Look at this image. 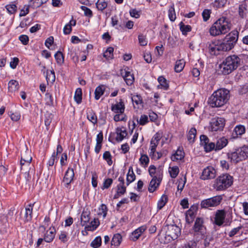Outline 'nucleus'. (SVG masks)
Wrapping results in <instances>:
<instances>
[{"label": "nucleus", "instance_id": "nucleus-27", "mask_svg": "<svg viewBox=\"0 0 248 248\" xmlns=\"http://www.w3.org/2000/svg\"><path fill=\"white\" fill-rule=\"evenodd\" d=\"M100 222L98 218H94L93 220L92 221L90 224L85 226V230L86 231H93L99 225Z\"/></svg>", "mask_w": 248, "mask_h": 248}, {"label": "nucleus", "instance_id": "nucleus-4", "mask_svg": "<svg viewBox=\"0 0 248 248\" xmlns=\"http://www.w3.org/2000/svg\"><path fill=\"white\" fill-rule=\"evenodd\" d=\"M233 177L228 173L219 176L215 181L214 188L217 191L224 190L232 184Z\"/></svg>", "mask_w": 248, "mask_h": 248}, {"label": "nucleus", "instance_id": "nucleus-23", "mask_svg": "<svg viewBox=\"0 0 248 248\" xmlns=\"http://www.w3.org/2000/svg\"><path fill=\"white\" fill-rule=\"evenodd\" d=\"M119 184L117 186V190L121 194H124L126 192V186H124V179L123 176H120L118 179Z\"/></svg>", "mask_w": 248, "mask_h": 248}, {"label": "nucleus", "instance_id": "nucleus-37", "mask_svg": "<svg viewBox=\"0 0 248 248\" xmlns=\"http://www.w3.org/2000/svg\"><path fill=\"white\" fill-rule=\"evenodd\" d=\"M197 133L196 129L195 128H191L187 135V140L190 143H192L194 141V139L196 137Z\"/></svg>", "mask_w": 248, "mask_h": 248}, {"label": "nucleus", "instance_id": "nucleus-44", "mask_svg": "<svg viewBox=\"0 0 248 248\" xmlns=\"http://www.w3.org/2000/svg\"><path fill=\"white\" fill-rule=\"evenodd\" d=\"M180 248H198L197 243L195 241H189L182 245Z\"/></svg>", "mask_w": 248, "mask_h": 248}, {"label": "nucleus", "instance_id": "nucleus-2", "mask_svg": "<svg viewBox=\"0 0 248 248\" xmlns=\"http://www.w3.org/2000/svg\"><path fill=\"white\" fill-rule=\"evenodd\" d=\"M240 59L235 55L227 57L220 65L221 72L224 75L230 74L240 65Z\"/></svg>", "mask_w": 248, "mask_h": 248}, {"label": "nucleus", "instance_id": "nucleus-9", "mask_svg": "<svg viewBox=\"0 0 248 248\" xmlns=\"http://www.w3.org/2000/svg\"><path fill=\"white\" fill-rule=\"evenodd\" d=\"M166 235L172 240L176 239L181 234V229L176 225H170L168 227Z\"/></svg>", "mask_w": 248, "mask_h": 248}, {"label": "nucleus", "instance_id": "nucleus-34", "mask_svg": "<svg viewBox=\"0 0 248 248\" xmlns=\"http://www.w3.org/2000/svg\"><path fill=\"white\" fill-rule=\"evenodd\" d=\"M87 118L89 121L92 122L93 124H95L97 122V116L95 112L92 110L89 111L87 112Z\"/></svg>", "mask_w": 248, "mask_h": 248}, {"label": "nucleus", "instance_id": "nucleus-14", "mask_svg": "<svg viewBox=\"0 0 248 248\" xmlns=\"http://www.w3.org/2000/svg\"><path fill=\"white\" fill-rule=\"evenodd\" d=\"M208 47L209 51L211 55H217L219 54L220 51H222L219 41L212 42L209 44Z\"/></svg>", "mask_w": 248, "mask_h": 248}, {"label": "nucleus", "instance_id": "nucleus-13", "mask_svg": "<svg viewBox=\"0 0 248 248\" xmlns=\"http://www.w3.org/2000/svg\"><path fill=\"white\" fill-rule=\"evenodd\" d=\"M32 160V157L31 155V152L28 150L21 154L20 160L21 169H22L23 166H29Z\"/></svg>", "mask_w": 248, "mask_h": 248}, {"label": "nucleus", "instance_id": "nucleus-20", "mask_svg": "<svg viewBox=\"0 0 248 248\" xmlns=\"http://www.w3.org/2000/svg\"><path fill=\"white\" fill-rule=\"evenodd\" d=\"M117 136L116 140L117 141H121L127 135L125 128L124 127H117L116 129Z\"/></svg>", "mask_w": 248, "mask_h": 248}, {"label": "nucleus", "instance_id": "nucleus-53", "mask_svg": "<svg viewBox=\"0 0 248 248\" xmlns=\"http://www.w3.org/2000/svg\"><path fill=\"white\" fill-rule=\"evenodd\" d=\"M46 79L47 82L49 81L52 83L54 82L55 80V75L54 70H51L50 72H47L46 76Z\"/></svg>", "mask_w": 248, "mask_h": 248}, {"label": "nucleus", "instance_id": "nucleus-51", "mask_svg": "<svg viewBox=\"0 0 248 248\" xmlns=\"http://www.w3.org/2000/svg\"><path fill=\"white\" fill-rule=\"evenodd\" d=\"M103 158L107 162L108 165L110 166L112 164L111 155L109 151H106L103 154Z\"/></svg>", "mask_w": 248, "mask_h": 248}, {"label": "nucleus", "instance_id": "nucleus-45", "mask_svg": "<svg viewBox=\"0 0 248 248\" xmlns=\"http://www.w3.org/2000/svg\"><path fill=\"white\" fill-rule=\"evenodd\" d=\"M54 57L58 64L62 65L64 62V56L61 51H57Z\"/></svg>", "mask_w": 248, "mask_h": 248}, {"label": "nucleus", "instance_id": "nucleus-42", "mask_svg": "<svg viewBox=\"0 0 248 248\" xmlns=\"http://www.w3.org/2000/svg\"><path fill=\"white\" fill-rule=\"evenodd\" d=\"M169 171L170 177L172 178H175L177 176L179 172V169L178 167L175 166L172 167H170Z\"/></svg>", "mask_w": 248, "mask_h": 248}, {"label": "nucleus", "instance_id": "nucleus-32", "mask_svg": "<svg viewBox=\"0 0 248 248\" xmlns=\"http://www.w3.org/2000/svg\"><path fill=\"white\" fill-rule=\"evenodd\" d=\"M19 84L18 81L15 80H11L8 83V89L11 92H13L18 90Z\"/></svg>", "mask_w": 248, "mask_h": 248}, {"label": "nucleus", "instance_id": "nucleus-33", "mask_svg": "<svg viewBox=\"0 0 248 248\" xmlns=\"http://www.w3.org/2000/svg\"><path fill=\"white\" fill-rule=\"evenodd\" d=\"M122 236L119 233L115 234L112 237L111 241V244L112 246H118L121 243L122 241Z\"/></svg>", "mask_w": 248, "mask_h": 248}, {"label": "nucleus", "instance_id": "nucleus-39", "mask_svg": "<svg viewBox=\"0 0 248 248\" xmlns=\"http://www.w3.org/2000/svg\"><path fill=\"white\" fill-rule=\"evenodd\" d=\"M82 93L81 88H78L75 92L74 95V99L78 104H80L82 101Z\"/></svg>", "mask_w": 248, "mask_h": 248}, {"label": "nucleus", "instance_id": "nucleus-1", "mask_svg": "<svg viewBox=\"0 0 248 248\" xmlns=\"http://www.w3.org/2000/svg\"><path fill=\"white\" fill-rule=\"evenodd\" d=\"M229 98V91L220 89L214 92L208 99V104L212 108L220 107L225 104Z\"/></svg>", "mask_w": 248, "mask_h": 248}, {"label": "nucleus", "instance_id": "nucleus-58", "mask_svg": "<svg viewBox=\"0 0 248 248\" xmlns=\"http://www.w3.org/2000/svg\"><path fill=\"white\" fill-rule=\"evenodd\" d=\"M158 143L154 142L152 141H150V156H154V155L155 152L156 148L157 146L158 145Z\"/></svg>", "mask_w": 248, "mask_h": 248}, {"label": "nucleus", "instance_id": "nucleus-36", "mask_svg": "<svg viewBox=\"0 0 248 248\" xmlns=\"http://www.w3.org/2000/svg\"><path fill=\"white\" fill-rule=\"evenodd\" d=\"M90 215V213L89 212L85 211H83L81 214L80 219L82 226L85 225V224L89 221Z\"/></svg>", "mask_w": 248, "mask_h": 248}, {"label": "nucleus", "instance_id": "nucleus-28", "mask_svg": "<svg viewBox=\"0 0 248 248\" xmlns=\"http://www.w3.org/2000/svg\"><path fill=\"white\" fill-rule=\"evenodd\" d=\"M210 35L213 36L221 35V31L219 30L218 23L216 21L209 30Z\"/></svg>", "mask_w": 248, "mask_h": 248}, {"label": "nucleus", "instance_id": "nucleus-47", "mask_svg": "<svg viewBox=\"0 0 248 248\" xmlns=\"http://www.w3.org/2000/svg\"><path fill=\"white\" fill-rule=\"evenodd\" d=\"M101 237L100 236H97L92 241L91 243V246L94 248H98L101 246Z\"/></svg>", "mask_w": 248, "mask_h": 248}, {"label": "nucleus", "instance_id": "nucleus-48", "mask_svg": "<svg viewBox=\"0 0 248 248\" xmlns=\"http://www.w3.org/2000/svg\"><path fill=\"white\" fill-rule=\"evenodd\" d=\"M203 147L206 152H209L213 150L216 151L215 143L213 142H209V141L206 144V145L203 146Z\"/></svg>", "mask_w": 248, "mask_h": 248}, {"label": "nucleus", "instance_id": "nucleus-11", "mask_svg": "<svg viewBox=\"0 0 248 248\" xmlns=\"http://www.w3.org/2000/svg\"><path fill=\"white\" fill-rule=\"evenodd\" d=\"M216 170L213 168L208 167L202 171L201 178L202 180L213 179L216 176Z\"/></svg>", "mask_w": 248, "mask_h": 248}, {"label": "nucleus", "instance_id": "nucleus-15", "mask_svg": "<svg viewBox=\"0 0 248 248\" xmlns=\"http://www.w3.org/2000/svg\"><path fill=\"white\" fill-rule=\"evenodd\" d=\"M198 208L196 206H192L186 213V220L187 223L193 222L195 217Z\"/></svg>", "mask_w": 248, "mask_h": 248}, {"label": "nucleus", "instance_id": "nucleus-19", "mask_svg": "<svg viewBox=\"0 0 248 248\" xmlns=\"http://www.w3.org/2000/svg\"><path fill=\"white\" fill-rule=\"evenodd\" d=\"M160 181L159 178H157L156 176H154L149 184V191L152 193L155 191L159 185Z\"/></svg>", "mask_w": 248, "mask_h": 248}, {"label": "nucleus", "instance_id": "nucleus-29", "mask_svg": "<svg viewBox=\"0 0 248 248\" xmlns=\"http://www.w3.org/2000/svg\"><path fill=\"white\" fill-rule=\"evenodd\" d=\"M105 90V87L103 85H99L97 87L94 91L95 96L94 98L96 100H98L100 97L104 94Z\"/></svg>", "mask_w": 248, "mask_h": 248}, {"label": "nucleus", "instance_id": "nucleus-24", "mask_svg": "<svg viewBox=\"0 0 248 248\" xmlns=\"http://www.w3.org/2000/svg\"><path fill=\"white\" fill-rule=\"evenodd\" d=\"M228 140L225 137H222L217 140L216 146V151H219L225 147L228 144Z\"/></svg>", "mask_w": 248, "mask_h": 248}, {"label": "nucleus", "instance_id": "nucleus-7", "mask_svg": "<svg viewBox=\"0 0 248 248\" xmlns=\"http://www.w3.org/2000/svg\"><path fill=\"white\" fill-rule=\"evenodd\" d=\"M222 198L221 196H216L211 198L202 200L201 203V206L203 208H208L211 207H215L219 205Z\"/></svg>", "mask_w": 248, "mask_h": 248}, {"label": "nucleus", "instance_id": "nucleus-57", "mask_svg": "<svg viewBox=\"0 0 248 248\" xmlns=\"http://www.w3.org/2000/svg\"><path fill=\"white\" fill-rule=\"evenodd\" d=\"M169 17L171 21H174L176 19V15L174 6H171L169 10Z\"/></svg>", "mask_w": 248, "mask_h": 248}, {"label": "nucleus", "instance_id": "nucleus-49", "mask_svg": "<svg viewBox=\"0 0 248 248\" xmlns=\"http://www.w3.org/2000/svg\"><path fill=\"white\" fill-rule=\"evenodd\" d=\"M108 212V208L107 206L104 204H102L99 208V215H102L103 218L106 217Z\"/></svg>", "mask_w": 248, "mask_h": 248}, {"label": "nucleus", "instance_id": "nucleus-8", "mask_svg": "<svg viewBox=\"0 0 248 248\" xmlns=\"http://www.w3.org/2000/svg\"><path fill=\"white\" fill-rule=\"evenodd\" d=\"M210 124L212 131H221L225 125V120L222 118L215 117L212 119Z\"/></svg>", "mask_w": 248, "mask_h": 248}, {"label": "nucleus", "instance_id": "nucleus-61", "mask_svg": "<svg viewBox=\"0 0 248 248\" xmlns=\"http://www.w3.org/2000/svg\"><path fill=\"white\" fill-rule=\"evenodd\" d=\"M211 13V12L210 10L204 9L203 10L202 13V16L204 21H207L209 19Z\"/></svg>", "mask_w": 248, "mask_h": 248}, {"label": "nucleus", "instance_id": "nucleus-40", "mask_svg": "<svg viewBox=\"0 0 248 248\" xmlns=\"http://www.w3.org/2000/svg\"><path fill=\"white\" fill-rule=\"evenodd\" d=\"M185 62L183 60L177 61L175 65L174 70L175 72H180L184 68Z\"/></svg>", "mask_w": 248, "mask_h": 248}, {"label": "nucleus", "instance_id": "nucleus-46", "mask_svg": "<svg viewBox=\"0 0 248 248\" xmlns=\"http://www.w3.org/2000/svg\"><path fill=\"white\" fill-rule=\"evenodd\" d=\"M180 29L183 34H186L188 32L191 30V27L189 25H185L182 22L180 23Z\"/></svg>", "mask_w": 248, "mask_h": 248}, {"label": "nucleus", "instance_id": "nucleus-25", "mask_svg": "<svg viewBox=\"0 0 248 248\" xmlns=\"http://www.w3.org/2000/svg\"><path fill=\"white\" fill-rule=\"evenodd\" d=\"M32 213V206L30 204L25 208V213L24 215V220L25 222H29L31 220Z\"/></svg>", "mask_w": 248, "mask_h": 248}, {"label": "nucleus", "instance_id": "nucleus-6", "mask_svg": "<svg viewBox=\"0 0 248 248\" xmlns=\"http://www.w3.org/2000/svg\"><path fill=\"white\" fill-rule=\"evenodd\" d=\"M192 230L194 236L197 239H203L205 237L206 228L202 217H198L196 218Z\"/></svg>", "mask_w": 248, "mask_h": 248}, {"label": "nucleus", "instance_id": "nucleus-35", "mask_svg": "<svg viewBox=\"0 0 248 248\" xmlns=\"http://www.w3.org/2000/svg\"><path fill=\"white\" fill-rule=\"evenodd\" d=\"M238 13L239 16L243 18L246 17L247 9L245 4H241L239 6Z\"/></svg>", "mask_w": 248, "mask_h": 248}, {"label": "nucleus", "instance_id": "nucleus-10", "mask_svg": "<svg viewBox=\"0 0 248 248\" xmlns=\"http://www.w3.org/2000/svg\"><path fill=\"white\" fill-rule=\"evenodd\" d=\"M216 21L221 32V34H225L230 30V24L226 17H221Z\"/></svg>", "mask_w": 248, "mask_h": 248}, {"label": "nucleus", "instance_id": "nucleus-5", "mask_svg": "<svg viewBox=\"0 0 248 248\" xmlns=\"http://www.w3.org/2000/svg\"><path fill=\"white\" fill-rule=\"evenodd\" d=\"M228 159L233 163L236 164L238 162L245 160L248 156V148L244 146L236 150L234 152L228 153L227 154Z\"/></svg>", "mask_w": 248, "mask_h": 248}, {"label": "nucleus", "instance_id": "nucleus-16", "mask_svg": "<svg viewBox=\"0 0 248 248\" xmlns=\"http://www.w3.org/2000/svg\"><path fill=\"white\" fill-rule=\"evenodd\" d=\"M74 175V170L72 168H68L65 173L63 178V182L67 186L73 181Z\"/></svg>", "mask_w": 248, "mask_h": 248}, {"label": "nucleus", "instance_id": "nucleus-22", "mask_svg": "<svg viewBox=\"0 0 248 248\" xmlns=\"http://www.w3.org/2000/svg\"><path fill=\"white\" fill-rule=\"evenodd\" d=\"M124 102L121 101L115 105H112L111 106V110L115 113L122 114L124 111Z\"/></svg>", "mask_w": 248, "mask_h": 248}, {"label": "nucleus", "instance_id": "nucleus-64", "mask_svg": "<svg viewBox=\"0 0 248 248\" xmlns=\"http://www.w3.org/2000/svg\"><path fill=\"white\" fill-rule=\"evenodd\" d=\"M129 13L132 17H135L136 18H138L140 16V12L137 10L136 9L130 10Z\"/></svg>", "mask_w": 248, "mask_h": 248}, {"label": "nucleus", "instance_id": "nucleus-54", "mask_svg": "<svg viewBox=\"0 0 248 248\" xmlns=\"http://www.w3.org/2000/svg\"><path fill=\"white\" fill-rule=\"evenodd\" d=\"M136 178V176L133 172L131 171V173H128L126 177V186H128L131 183L133 182Z\"/></svg>", "mask_w": 248, "mask_h": 248}, {"label": "nucleus", "instance_id": "nucleus-12", "mask_svg": "<svg viewBox=\"0 0 248 248\" xmlns=\"http://www.w3.org/2000/svg\"><path fill=\"white\" fill-rule=\"evenodd\" d=\"M226 215V214L224 210H217L215 214L214 223L218 226H221L224 222Z\"/></svg>", "mask_w": 248, "mask_h": 248}, {"label": "nucleus", "instance_id": "nucleus-17", "mask_svg": "<svg viewBox=\"0 0 248 248\" xmlns=\"http://www.w3.org/2000/svg\"><path fill=\"white\" fill-rule=\"evenodd\" d=\"M147 227L145 225L141 226L132 232L131 235V239L134 241L139 239L141 234L146 230Z\"/></svg>", "mask_w": 248, "mask_h": 248}, {"label": "nucleus", "instance_id": "nucleus-56", "mask_svg": "<svg viewBox=\"0 0 248 248\" xmlns=\"http://www.w3.org/2000/svg\"><path fill=\"white\" fill-rule=\"evenodd\" d=\"M139 43L141 46H145L147 45V40L144 35L140 34L138 36Z\"/></svg>", "mask_w": 248, "mask_h": 248}, {"label": "nucleus", "instance_id": "nucleus-52", "mask_svg": "<svg viewBox=\"0 0 248 248\" xmlns=\"http://www.w3.org/2000/svg\"><path fill=\"white\" fill-rule=\"evenodd\" d=\"M137 121L140 125H144L148 122V117L146 115H142L139 120L138 118H137Z\"/></svg>", "mask_w": 248, "mask_h": 248}, {"label": "nucleus", "instance_id": "nucleus-41", "mask_svg": "<svg viewBox=\"0 0 248 248\" xmlns=\"http://www.w3.org/2000/svg\"><path fill=\"white\" fill-rule=\"evenodd\" d=\"M168 202V197L166 195H163L157 203V208L161 209Z\"/></svg>", "mask_w": 248, "mask_h": 248}, {"label": "nucleus", "instance_id": "nucleus-43", "mask_svg": "<svg viewBox=\"0 0 248 248\" xmlns=\"http://www.w3.org/2000/svg\"><path fill=\"white\" fill-rule=\"evenodd\" d=\"M96 5L98 10L103 11L107 7L108 2L105 0H98Z\"/></svg>", "mask_w": 248, "mask_h": 248}, {"label": "nucleus", "instance_id": "nucleus-62", "mask_svg": "<svg viewBox=\"0 0 248 248\" xmlns=\"http://www.w3.org/2000/svg\"><path fill=\"white\" fill-rule=\"evenodd\" d=\"M81 9L84 11L85 16L89 17L92 16V11L89 8L84 6H81Z\"/></svg>", "mask_w": 248, "mask_h": 248}, {"label": "nucleus", "instance_id": "nucleus-55", "mask_svg": "<svg viewBox=\"0 0 248 248\" xmlns=\"http://www.w3.org/2000/svg\"><path fill=\"white\" fill-rule=\"evenodd\" d=\"M140 161L141 165H144L146 167L149 162V159L148 156L146 155H142L140 158Z\"/></svg>", "mask_w": 248, "mask_h": 248}, {"label": "nucleus", "instance_id": "nucleus-31", "mask_svg": "<svg viewBox=\"0 0 248 248\" xmlns=\"http://www.w3.org/2000/svg\"><path fill=\"white\" fill-rule=\"evenodd\" d=\"M246 131V128L243 125H236L233 132V135H235L236 137H237L238 136H241L244 134Z\"/></svg>", "mask_w": 248, "mask_h": 248}, {"label": "nucleus", "instance_id": "nucleus-21", "mask_svg": "<svg viewBox=\"0 0 248 248\" xmlns=\"http://www.w3.org/2000/svg\"><path fill=\"white\" fill-rule=\"evenodd\" d=\"M122 74L124 80L128 85H131L133 84L134 77L132 74L124 70V71H122Z\"/></svg>", "mask_w": 248, "mask_h": 248}, {"label": "nucleus", "instance_id": "nucleus-3", "mask_svg": "<svg viewBox=\"0 0 248 248\" xmlns=\"http://www.w3.org/2000/svg\"><path fill=\"white\" fill-rule=\"evenodd\" d=\"M239 32L237 31H233L226 36L222 42H220L222 51H229L233 48L238 40Z\"/></svg>", "mask_w": 248, "mask_h": 248}, {"label": "nucleus", "instance_id": "nucleus-63", "mask_svg": "<svg viewBox=\"0 0 248 248\" xmlns=\"http://www.w3.org/2000/svg\"><path fill=\"white\" fill-rule=\"evenodd\" d=\"M227 2V0H215L214 6L217 7H223Z\"/></svg>", "mask_w": 248, "mask_h": 248}, {"label": "nucleus", "instance_id": "nucleus-60", "mask_svg": "<svg viewBox=\"0 0 248 248\" xmlns=\"http://www.w3.org/2000/svg\"><path fill=\"white\" fill-rule=\"evenodd\" d=\"M113 180L111 178H108L104 180L102 187V189L108 188L112 184Z\"/></svg>", "mask_w": 248, "mask_h": 248}, {"label": "nucleus", "instance_id": "nucleus-38", "mask_svg": "<svg viewBox=\"0 0 248 248\" xmlns=\"http://www.w3.org/2000/svg\"><path fill=\"white\" fill-rule=\"evenodd\" d=\"M158 81L159 83V85L158 86V87L160 86L161 88H162L165 90H167L168 89L169 85L167 83L166 79L163 77H159L158 78Z\"/></svg>", "mask_w": 248, "mask_h": 248}, {"label": "nucleus", "instance_id": "nucleus-50", "mask_svg": "<svg viewBox=\"0 0 248 248\" xmlns=\"http://www.w3.org/2000/svg\"><path fill=\"white\" fill-rule=\"evenodd\" d=\"M114 49L112 47H109L103 54V56L107 59H111L113 57V52Z\"/></svg>", "mask_w": 248, "mask_h": 248}, {"label": "nucleus", "instance_id": "nucleus-30", "mask_svg": "<svg viewBox=\"0 0 248 248\" xmlns=\"http://www.w3.org/2000/svg\"><path fill=\"white\" fill-rule=\"evenodd\" d=\"M48 0H29V6L36 8L46 3Z\"/></svg>", "mask_w": 248, "mask_h": 248}, {"label": "nucleus", "instance_id": "nucleus-18", "mask_svg": "<svg viewBox=\"0 0 248 248\" xmlns=\"http://www.w3.org/2000/svg\"><path fill=\"white\" fill-rule=\"evenodd\" d=\"M55 233L56 230L55 228L53 227H50L44 235V240L47 243L52 242L55 237Z\"/></svg>", "mask_w": 248, "mask_h": 248}, {"label": "nucleus", "instance_id": "nucleus-26", "mask_svg": "<svg viewBox=\"0 0 248 248\" xmlns=\"http://www.w3.org/2000/svg\"><path fill=\"white\" fill-rule=\"evenodd\" d=\"M184 156L185 153L183 149L179 148L175 153L171 156V159L173 161L181 160L184 158Z\"/></svg>", "mask_w": 248, "mask_h": 248}, {"label": "nucleus", "instance_id": "nucleus-59", "mask_svg": "<svg viewBox=\"0 0 248 248\" xmlns=\"http://www.w3.org/2000/svg\"><path fill=\"white\" fill-rule=\"evenodd\" d=\"M5 8L8 12L10 14H14L16 12L17 9L16 6L14 4L7 5L5 6Z\"/></svg>", "mask_w": 248, "mask_h": 248}]
</instances>
